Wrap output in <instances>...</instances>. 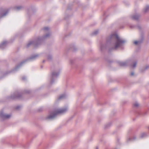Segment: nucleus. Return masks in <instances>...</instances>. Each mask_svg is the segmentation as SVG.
Wrapping results in <instances>:
<instances>
[{
    "label": "nucleus",
    "mask_w": 149,
    "mask_h": 149,
    "mask_svg": "<svg viewBox=\"0 0 149 149\" xmlns=\"http://www.w3.org/2000/svg\"><path fill=\"white\" fill-rule=\"evenodd\" d=\"M6 15V14H3L2 15H1V16H4V15Z\"/></svg>",
    "instance_id": "aec40b11"
},
{
    "label": "nucleus",
    "mask_w": 149,
    "mask_h": 149,
    "mask_svg": "<svg viewBox=\"0 0 149 149\" xmlns=\"http://www.w3.org/2000/svg\"><path fill=\"white\" fill-rule=\"evenodd\" d=\"M7 43V42L6 41H5L2 42L0 45V48H2L3 47L6 45Z\"/></svg>",
    "instance_id": "423d86ee"
},
{
    "label": "nucleus",
    "mask_w": 149,
    "mask_h": 149,
    "mask_svg": "<svg viewBox=\"0 0 149 149\" xmlns=\"http://www.w3.org/2000/svg\"><path fill=\"white\" fill-rule=\"evenodd\" d=\"M99 149V148L98 146L96 147L95 149Z\"/></svg>",
    "instance_id": "412c9836"
},
{
    "label": "nucleus",
    "mask_w": 149,
    "mask_h": 149,
    "mask_svg": "<svg viewBox=\"0 0 149 149\" xmlns=\"http://www.w3.org/2000/svg\"><path fill=\"white\" fill-rule=\"evenodd\" d=\"M130 75L131 76H133L134 75V72H132L131 73Z\"/></svg>",
    "instance_id": "a211bd4d"
},
{
    "label": "nucleus",
    "mask_w": 149,
    "mask_h": 149,
    "mask_svg": "<svg viewBox=\"0 0 149 149\" xmlns=\"http://www.w3.org/2000/svg\"><path fill=\"white\" fill-rule=\"evenodd\" d=\"M134 105L135 107H137L139 106V104L137 102H136L134 104Z\"/></svg>",
    "instance_id": "ddd939ff"
},
{
    "label": "nucleus",
    "mask_w": 149,
    "mask_h": 149,
    "mask_svg": "<svg viewBox=\"0 0 149 149\" xmlns=\"http://www.w3.org/2000/svg\"><path fill=\"white\" fill-rule=\"evenodd\" d=\"M58 74H56L55 73V72H54L53 73V75H54V76H56V75H57Z\"/></svg>",
    "instance_id": "f3484780"
},
{
    "label": "nucleus",
    "mask_w": 149,
    "mask_h": 149,
    "mask_svg": "<svg viewBox=\"0 0 149 149\" xmlns=\"http://www.w3.org/2000/svg\"><path fill=\"white\" fill-rule=\"evenodd\" d=\"M107 40L108 42H110L113 45L114 47L111 48V50H116L121 47L126 42L125 40L120 38L115 34H112L108 37Z\"/></svg>",
    "instance_id": "f257e3e1"
},
{
    "label": "nucleus",
    "mask_w": 149,
    "mask_h": 149,
    "mask_svg": "<svg viewBox=\"0 0 149 149\" xmlns=\"http://www.w3.org/2000/svg\"><path fill=\"white\" fill-rule=\"evenodd\" d=\"M68 109V106H66L62 108L56 109L54 111L50 113L46 117L47 119H52L54 118L58 114L63 113L67 112Z\"/></svg>",
    "instance_id": "f03ea898"
},
{
    "label": "nucleus",
    "mask_w": 149,
    "mask_h": 149,
    "mask_svg": "<svg viewBox=\"0 0 149 149\" xmlns=\"http://www.w3.org/2000/svg\"><path fill=\"white\" fill-rule=\"evenodd\" d=\"M22 8V7L20 6H16L15 7V9L16 10H19Z\"/></svg>",
    "instance_id": "1a4fd4ad"
},
{
    "label": "nucleus",
    "mask_w": 149,
    "mask_h": 149,
    "mask_svg": "<svg viewBox=\"0 0 149 149\" xmlns=\"http://www.w3.org/2000/svg\"><path fill=\"white\" fill-rule=\"evenodd\" d=\"M98 33V31L96 30H95L94 32V34H96Z\"/></svg>",
    "instance_id": "4468645a"
},
{
    "label": "nucleus",
    "mask_w": 149,
    "mask_h": 149,
    "mask_svg": "<svg viewBox=\"0 0 149 149\" xmlns=\"http://www.w3.org/2000/svg\"><path fill=\"white\" fill-rule=\"evenodd\" d=\"M147 136V134L146 133H143L141 134L140 137L141 138H143L146 137Z\"/></svg>",
    "instance_id": "6e6552de"
},
{
    "label": "nucleus",
    "mask_w": 149,
    "mask_h": 149,
    "mask_svg": "<svg viewBox=\"0 0 149 149\" xmlns=\"http://www.w3.org/2000/svg\"><path fill=\"white\" fill-rule=\"evenodd\" d=\"M105 46L104 45H102L101 46V49L102 50L104 48H105Z\"/></svg>",
    "instance_id": "f8f14e48"
},
{
    "label": "nucleus",
    "mask_w": 149,
    "mask_h": 149,
    "mask_svg": "<svg viewBox=\"0 0 149 149\" xmlns=\"http://www.w3.org/2000/svg\"><path fill=\"white\" fill-rule=\"evenodd\" d=\"M0 116L4 118H8L11 117V115L7 114L3 111H1L0 113Z\"/></svg>",
    "instance_id": "7ed1b4c3"
},
{
    "label": "nucleus",
    "mask_w": 149,
    "mask_h": 149,
    "mask_svg": "<svg viewBox=\"0 0 149 149\" xmlns=\"http://www.w3.org/2000/svg\"><path fill=\"white\" fill-rule=\"evenodd\" d=\"M66 96V95H61V98H63V97H65Z\"/></svg>",
    "instance_id": "dca6fc26"
},
{
    "label": "nucleus",
    "mask_w": 149,
    "mask_h": 149,
    "mask_svg": "<svg viewBox=\"0 0 149 149\" xmlns=\"http://www.w3.org/2000/svg\"><path fill=\"white\" fill-rule=\"evenodd\" d=\"M51 34L49 33H48L46 34L45 35L43 36L42 37L39 38L38 40H44L47 38H49Z\"/></svg>",
    "instance_id": "20e7f679"
},
{
    "label": "nucleus",
    "mask_w": 149,
    "mask_h": 149,
    "mask_svg": "<svg viewBox=\"0 0 149 149\" xmlns=\"http://www.w3.org/2000/svg\"><path fill=\"white\" fill-rule=\"evenodd\" d=\"M132 18L134 19L137 20L139 18V16L138 15H135L132 16Z\"/></svg>",
    "instance_id": "0eeeda50"
},
{
    "label": "nucleus",
    "mask_w": 149,
    "mask_h": 149,
    "mask_svg": "<svg viewBox=\"0 0 149 149\" xmlns=\"http://www.w3.org/2000/svg\"><path fill=\"white\" fill-rule=\"evenodd\" d=\"M48 28L47 27H45L44 28V29L45 30H47L48 29Z\"/></svg>",
    "instance_id": "6ab92c4d"
},
{
    "label": "nucleus",
    "mask_w": 149,
    "mask_h": 149,
    "mask_svg": "<svg viewBox=\"0 0 149 149\" xmlns=\"http://www.w3.org/2000/svg\"><path fill=\"white\" fill-rule=\"evenodd\" d=\"M149 9V6H147L146 7V8L144 9V11L145 12H147Z\"/></svg>",
    "instance_id": "9d476101"
},
{
    "label": "nucleus",
    "mask_w": 149,
    "mask_h": 149,
    "mask_svg": "<svg viewBox=\"0 0 149 149\" xmlns=\"http://www.w3.org/2000/svg\"><path fill=\"white\" fill-rule=\"evenodd\" d=\"M137 64V62L136 61L134 62V63L132 65V68H134L136 67V65Z\"/></svg>",
    "instance_id": "9b49d317"
},
{
    "label": "nucleus",
    "mask_w": 149,
    "mask_h": 149,
    "mask_svg": "<svg viewBox=\"0 0 149 149\" xmlns=\"http://www.w3.org/2000/svg\"><path fill=\"white\" fill-rule=\"evenodd\" d=\"M128 63V61H126V62H121L120 61L118 62V63L119 65L122 66H125L127 65V63Z\"/></svg>",
    "instance_id": "39448f33"
},
{
    "label": "nucleus",
    "mask_w": 149,
    "mask_h": 149,
    "mask_svg": "<svg viewBox=\"0 0 149 149\" xmlns=\"http://www.w3.org/2000/svg\"><path fill=\"white\" fill-rule=\"evenodd\" d=\"M139 42V41H135L134 42V43L135 45H137L138 43Z\"/></svg>",
    "instance_id": "2eb2a0df"
}]
</instances>
